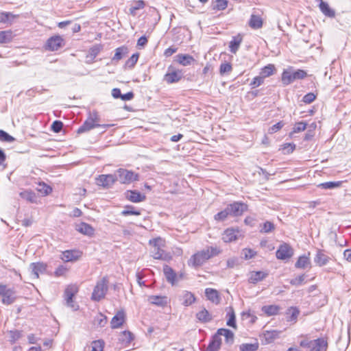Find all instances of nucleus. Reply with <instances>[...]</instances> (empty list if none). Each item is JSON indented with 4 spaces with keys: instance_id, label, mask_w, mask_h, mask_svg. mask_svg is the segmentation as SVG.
Returning a JSON list of instances; mask_svg holds the SVG:
<instances>
[{
    "instance_id": "7",
    "label": "nucleus",
    "mask_w": 351,
    "mask_h": 351,
    "mask_svg": "<svg viewBox=\"0 0 351 351\" xmlns=\"http://www.w3.org/2000/svg\"><path fill=\"white\" fill-rule=\"evenodd\" d=\"M293 255V248L287 243L281 244L276 252V258L279 260H288Z\"/></svg>"
},
{
    "instance_id": "53",
    "label": "nucleus",
    "mask_w": 351,
    "mask_h": 351,
    "mask_svg": "<svg viewBox=\"0 0 351 351\" xmlns=\"http://www.w3.org/2000/svg\"><path fill=\"white\" fill-rule=\"evenodd\" d=\"M104 342L102 340L94 341L91 343V351H103Z\"/></svg>"
},
{
    "instance_id": "44",
    "label": "nucleus",
    "mask_w": 351,
    "mask_h": 351,
    "mask_svg": "<svg viewBox=\"0 0 351 351\" xmlns=\"http://www.w3.org/2000/svg\"><path fill=\"white\" fill-rule=\"evenodd\" d=\"M12 39V33L11 31L0 32V44L8 43Z\"/></svg>"
},
{
    "instance_id": "56",
    "label": "nucleus",
    "mask_w": 351,
    "mask_h": 351,
    "mask_svg": "<svg viewBox=\"0 0 351 351\" xmlns=\"http://www.w3.org/2000/svg\"><path fill=\"white\" fill-rule=\"evenodd\" d=\"M95 322H97L99 326L104 327L107 323V317L103 315L102 313H99L95 317Z\"/></svg>"
},
{
    "instance_id": "3",
    "label": "nucleus",
    "mask_w": 351,
    "mask_h": 351,
    "mask_svg": "<svg viewBox=\"0 0 351 351\" xmlns=\"http://www.w3.org/2000/svg\"><path fill=\"white\" fill-rule=\"evenodd\" d=\"M108 291V279L106 276L98 280L94 287L91 300L94 302H99L104 299Z\"/></svg>"
},
{
    "instance_id": "64",
    "label": "nucleus",
    "mask_w": 351,
    "mask_h": 351,
    "mask_svg": "<svg viewBox=\"0 0 351 351\" xmlns=\"http://www.w3.org/2000/svg\"><path fill=\"white\" fill-rule=\"evenodd\" d=\"M316 99V96L313 93H308L306 94L303 98L302 101H304L305 104H311L312 103L315 99Z\"/></svg>"
},
{
    "instance_id": "61",
    "label": "nucleus",
    "mask_w": 351,
    "mask_h": 351,
    "mask_svg": "<svg viewBox=\"0 0 351 351\" xmlns=\"http://www.w3.org/2000/svg\"><path fill=\"white\" fill-rule=\"evenodd\" d=\"M306 128V123H304V122H298L297 123H295V125H294L293 128V132L294 133H297V132H300L302 131H304Z\"/></svg>"
},
{
    "instance_id": "5",
    "label": "nucleus",
    "mask_w": 351,
    "mask_h": 351,
    "mask_svg": "<svg viewBox=\"0 0 351 351\" xmlns=\"http://www.w3.org/2000/svg\"><path fill=\"white\" fill-rule=\"evenodd\" d=\"M114 174L117 177V181H119L121 184H127L138 180L139 177L138 173H135L132 171H129L122 168L117 170Z\"/></svg>"
},
{
    "instance_id": "31",
    "label": "nucleus",
    "mask_w": 351,
    "mask_h": 351,
    "mask_svg": "<svg viewBox=\"0 0 351 351\" xmlns=\"http://www.w3.org/2000/svg\"><path fill=\"white\" fill-rule=\"evenodd\" d=\"M278 305H266L262 307V311L268 316L276 315L280 311Z\"/></svg>"
},
{
    "instance_id": "45",
    "label": "nucleus",
    "mask_w": 351,
    "mask_h": 351,
    "mask_svg": "<svg viewBox=\"0 0 351 351\" xmlns=\"http://www.w3.org/2000/svg\"><path fill=\"white\" fill-rule=\"evenodd\" d=\"M279 332L277 330L265 331L264 337L267 343H271L274 339L278 337Z\"/></svg>"
},
{
    "instance_id": "40",
    "label": "nucleus",
    "mask_w": 351,
    "mask_h": 351,
    "mask_svg": "<svg viewBox=\"0 0 351 351\" xmlns=\"http://www.w3.org/2000/svg\"><path fill=\"white\" fill-rule=\"evenodd\" d=\"M227 316L228 317V319L227 320L226 324L228 326L236 328V316L234 311L232 307L230 308V311L227 313Z\"/></svg>"
},
{
    "instance_id": "28",
    "label": "nucleus",
    "mask_w": 351,
    "mask_h": 351,
    "mask_svg": "<svg viewBox=\"0 0 351 351\" xmlns=\"http://www.w3.org/2000/svg\"><path fill=\"white\" fill-rule=\"evenodd\" d=\"M319 9L326 16L333 18L335 16V10L331 9L328 3L324 1L319 2Z\"/></svg>"
},
{
    "instance_id": "10",
    "label": "nucleus",
    "mask_w": 351,
    "mask_h": 351,
    "mask_svg": "<svg viewBox=\"0 0 351 351\" xmlns=\"http://www.w3.org/2000/svg\"><path fill=\"white\" fill-rule=\"evenodd\" d=\"M117 182L115 174L100 175L97 178V184L105 188H108Z\"/></svg>"
},
{
    "instance_id": "11",
    "label": "nucleus",
    "mask_w": 351,
    "mask_h": 351,
    "mask_svg": "<svg viewBox=\"0 0 351 351\" xmlns=\"http://www.w3.org/2000/svg\"><path fill=\"white\" fill-rule=\"evenodd\" d=\"M327 348V341L324 338H317L311 341L309 351H326Z\"/></svg>"
},
{
    "instance_id": "25",
    "label": "nucleus",
    "mask_w": 351,
    "mask_h": 351,
    "mask_svg": "<svg viewBox=\"0 0 351 351\" xmlns=\"http://www.w3.org/2000/svg\"><path fill=\"white\" fill-rule=\"evenodd\" d=\"M176 60L183 66H189L195 61V59L191 55L180 53L176 56Z\"/></svg>"
},
{
    "instance_id": "6",
    "label": "nucleus",
    "mask_w": 351,
    "mask_h": 351,
    "mask_svg": "<svg viewBox=\"0 0 351 351\" xmlns=\"http://www.w3.org/2000/svg\"><path fill=\"white\" fill-rule=\"evenodd\" d=\"M230 215L233 217L241 216L244 212L247 211L248 206L246 204L241 202H234L227 206Z\"/></svg>"
},
{
    "instance_id": "18",
    "label": "nucleus",
    "mask_w": 351,
    "mask_h": 351,
    "mask_svg": "<svg viewBox=\"0 0 351 351\" xmlns=\"http://www.w3.org/2000/svg\"><path fill=\"white\" fill-rule=\"evenodd\" d=\"M163 273L167 279V281L174 285L177 281V274L174 270L167 265L163 267Z\"/></svg>"
},
{
    "instance_id": "48",
    "label": "nucleus",
    "mask_w": 351,
    "mask_h": 351,
    "mask_svg": "<svg viewBox=\"0 0 351 351\" xmlns=\"http://www.w3.org/2000/svg\"><path fill=\"white\" fill-rule=\"evenodd\" d=\"M274 229H275L274 224L271 221H267L261 226L260 232L261 233H269V232H272Z\"/></svg>"
},
{
    "instance_id": "22",
    "label": "nucleus",
    "mask_w": 351,
    "mask_h": 351,
    "mask_svg": "<svg viewBox=\"0 0 351 351\" xmlns=\"http://www.w3.org/2000/svg\"><path fill=\"white\" fill-rule=\"evenodd\" d=\"M221 345V338L219 337L215 333L212 337L208 345L206 351H218Z\"/></svg>"
},
{
    "instance_id": "21",
    "label": "nucleus",
    "mask_w": 351,
    "mask_h": 351,
    "mask_svg": "<svg viewBox=\"0 0 351 351\" xmlns=\"http://www.w3.org/2000/svg\"><path fill=\"white\" fill-rule=\"evenodd\" d=\"M309 256L310 252H308V255H302L299 256L298 261L295 263V267L298 269H305L306 267H311V263Z\"/></svg>"
},
{
    "instance_id": "63",
    "label": "nucleus",
    "mask_w": 351,
    "mask_h": 351,
    "mask_svg": "<svg viewBox=\"0 0 351 351\" xmlns=\"http://www.w3.org/2000/svg\"><path fill=\"white\" fill-rule=\"evenodd\" d=\"M284 123L282 121H279L277 123L273 125L269 129V134H274L277 132L278 130H280L283 126Z\"/></svg>"
},
{
    "instance_id": "38",
    "label": "nucleus",
    "mask_w": 351,
    "mask_h": 351,
    "mask_svg": "<svg viewBox=\"0 0 351 351\" xmlns=\"http://www.w3.org/2000/svg\"><path fill=\"white\" fill-rule=\"evenodd\" d=\"M242 39L239 37H234L233 39L229 43L230 51L232 53H236L238 51Z\"/></svg>"
},
{
    "instance_id": "23",
    "label": "nucleus",
    "mask_w": 351,
    "mask_h": 351,
    "mask_svg": "<svg viewBox=\"0 0 351 351\" xmlns=\"http://www.w3.org/2000/svg\"><path fill=\"white\" fill-rule=\"evenodd\" d=\"M80 253L75 250H66L62 252V260L65 262L74 261L78 259Z\"/></svg>"
},
{
    "instance_id": "2",
    "label": "nucleus",
    "mask_w": 351,
    "mask_h": 351,
    "mask_svg": "<svg viewBox=\"0 0 351 351\" xmlns=\"http://www.w3.org/2000/svg\"><path fill=\"white\" fill-rule=\"evenodd\" d=\"M99 120L100 119L97 112L93 111V112H89L88 117L84 121L83 124L77 129V133L80 134L88 132L95 128H102L106 129L109 127V125L99 124Z\"/></svg>"
},
{
    "instance_id": "41",
    "label": "nucleus",
    "mask_w": 351,
    "mask_h": 351,
    "mask_svg": "<svg viewBox=\"0 0 351 351\" xmlns=\"http://www.w3.org/2000/svg\"><path fill=\"white\" fill-rule=\"evenodd\" d=\"M259 348V343L255 342L254 343H242L239 346L240 351H257Z\"/></svg>"
},
{
    "instance_id": "9",
    "label": "nucleus",
    "mask_w": 351,
    "mask_h": 351,
    "mask_svg": "<svg viewBox=\"0 0 351 351\" xmlns=\"http://www.w3.org/2000/svg\"><path fill=\"white\" fill-rule=\"evenodd\" d=\"M64 39L59 35L50 37L46 43L45 49L49 51H57L64 45Z\"/></svg>"
},
{
    "instance_id": "37",
    "label": "nucleus",
    "mask_w": 351,
    "mask_h": 351,
    "mask_svg": "<svg viewBox=\"0 0 351 351\" xmlns=\"http://www.w3.org/2000/svg\"><path fill=\"white\" fill-rule=\"evenodd\" d=\"M275 70V66L274 64H269L261 69L260 75L265 79L272 75Z\"/></svg>"
},
{
    "instance_id": "24",
    "label": "nucleus",
    "mask_w": 351,
    "mask_h": 351,
    "mask_svg": "<svg viewBox=\"0 0 351 351\" xmlns=\"http://www.w3.org/2000/svg\"><path fill=\"white\" fill-rule=\"evenodd\" d=\"M2 297V302L4 304H11L14 303L16 300L15 291L13 289H7Z\"/></svg>"
},
{
    "instance_id": "12",
    "label": "nucleus",
    "mask_w": 351,
    "mask_h": 351,
    "mask_svg": "<svg viewBox=\"0 0 351 351\" xmlns=\"http://www.w3.org/2000/svg\"><path fill=\"white\" fill-rule=\"evenodd\" d=\"M240 235L239 229L228 228L224 231L222 239L224 242L229 243L237 240Z\"/></svg>"
},
{
    "instance_id": "17",
    "label": "nucleus",
    "mask_w": 351,
    "mask_h": 351,
    "mask_svg": "<svg viewBox=\"0 0 351 351\" xmlns=\"http://www.w3.org/2000/svg\"><path fill=\"white\" fill-rule=\"evenodd\" d=\"M126 197L128 200L134 203L143 202L146 199V196L144 194H142L136 190L128 191L126 192Z\"/></svg>"
},
{
    "instance_id": "30",
    "label": "nucleus",
    "mask_w": 351,
    "mask_h": 351,
    "mask_svg": "<svg viewBox=\"0 0 351 351\" xmlns=\"http://www.w3.org/2000/svg\"><path fill=\"white\" fill-rule=\"evenodd\" d=\"M20 196L29 203H36L38 197L36 194L29 190H25L20 193Z\"/></svg>"
},
{
    "instance_id": "14",
    "label": "nucleus",
    "mask_w": 351,
    "mask_h": 351,
    "mask_svg": "<svg viewBox=\"0 0 351 351\" xmlns=\"http://www.w3.org/2000/svg\"><path fill=\"white\" fill-rule=\"evenodd\" d=\"M129 53V49L127 46L123 45L115 49V53L112 58V64H117L119 60L125 58Z\"/></svg>"
},
{
    "instance_id": "33",
    "label": "nucleus",
    "mask_w": 351,
    "mask_h": 351,
    "mask_svg": "<svg viewBox=\"0 0 351 351\" xmlns=\"http://www.w3.org/2000/svg\"><path fill=\"white\" fill-rule=\"evenodd\" d=\"M300 314V311L297 307H290L287 311V319L288 322H294L297 321L298 317Z\"/></svg>"
},
{
    "instance_id": "51",
    "label": "nucleus",
    "mask_w": 351,
    "mask_h": 351,
    "mask_svg": "<svg viewBox=\"0 0 351 351\" xmlns=\"http://www.w3.org/2000/svg\"><path fill=\"white\" fill-rule=\"evenodd\" d=\"M232 70V65L230 63L228 62L221 63L219 67V73L221 75L230 73Z\"/></svg>"
},
{
    "instance_id": "26",
    "label": "nucleus",
    "mask_w": 351,
    "mask_h": 351,
    "mask_svg": "<svg viewBox=\"0 0 351 351\" xmlns=\"http://www.w3.org/2000/svg\"><path fill=\"white\" fill-rule=\"evenodd\" d=\"M205 294L208 300H210L213 303H219L220 298L219 295V293L217 290L211 288H207L205 290Z\"/></svg>"
},
{
    "instance_id": "62",
    "label": "nucleus",
    "mask_w": 351,
    "mask_h": 351,
    "mask_svg": "<svg viewBox=\"0 0 351 351\" xmlns=\"http://www.w3.org/2000/svg\"><path fill=\"white\" fill-rule=\"evenodd\" d=\"M38 191L45 195H48L52 191V189L44 182L39 184Z\"/></svg>"
},
{
    "instance_id": "8",
    "label": "nucleus",
    "mask_w": 351,
    "mask_h": 351,
    "mask_svg": "<svg viewBox=\"0 0 351 351\" xmlns=\"http://www.w3.org/2000/svg\"><path fill=\"white\" fill-rule=\"evenodd\" d=\"M183 77V73L181 70L174 69L169 66L168 71L164 77V80L168 84H173L179 82Z\"/></svg>"
},
{
    "instance_id": "55",
    "label": "nucleus",
    "mask_w": 351,
    "mask_h": 351,
    "mask_svg": "<svg viewBox=\"0 0 351 351\" xmlns=\"http://www.w3.org/2000/svg\"><path fill=\"white\" fill-rule=\"evenodd\" d=\"M63 123L61 121H54L51 126V130L56 133L60 132L63 128Z\"/></svg>"
},
{
    "instance_id": "1",
    "label": "nucleus",
    "mask_w": 351,
    "mask_h": 351,
    "mask_svg": "<svg viewBox=\"0 0 351 351\" xmlns=\"http://www.w3.org/2000/svg\"><path fill=\"white\" fill-rule=\"evenodd\" d=\"M220 253V250L217 247H208L201 251L194 254L189 260L188 264L193 267H199L202 266L210 258L217 256Z\"/></svg>"
},
{
    "instance_id": "49",
    "label": "nucleus",
    "mask_w": 351,
    "mask_h": 351,
    "mask_svg": "<svg viewBox=\"0 0 351 351\" xmlns=\"http://www.w3.org/2000/svg\"><path fill=\"white\" fill-rule=\"evenodd\" d=\"M228 6V0H216L213 10H224Z\"/></svg>"
},
{
    "instance_id": "15",
    "label": "nucleus",
    "mask_w": 351,
    "mask_h": 351,
    "mask_svg": "<svg viewBox=\"0 0 351 351\" xmlns=\"http://www.w3.org/2000/svg\"><path fill=\"white\" fill-rule=\"evenodd\" d=\"M125 319V315L123 310L119 311L112 318L110 325L112 328H118L121 327Z\"/></svg>"
},
{
    "instance_id": "16",
    "label": "nucleus",
    "mask_w": 351,
    "mask_h": 351,
    "mask_svg": "<svg viewBox=\"0 0 351 351\" xmlns=\"http://www.w3.org/2000/svg\"><path fill=\"white\" fill-rule=\"evenodd\" d=\"M47 269L46 264L43 263H32L29 265V269L35 278H38L40 274H43Z\"/></svg>"
},
{
    "instance_id": "47",
    "label": "nucleus",
    "mask_w": 351,
    "mask_h": 351,
    "mask_svg": "<svg viewBox=\"0 0 351 351\" xmlns=\"http://www.w3.org/2000/svg\"><path fill=\"white\" fill-rule=\"evenodd\" d=\"M229 215H230L229 210L226 206L224 210H223L219 212L218 213H217L216 215H215L214 219H215V220L218 221H223L227 219V217Z\"/></svg>"
},
{
    "instance_id": "29",
    "label": "nucleus",
    "mask_w": 351,
    "mask_h": 351,
    "mask_svg": "<svg viewBox=\"0 0 351 351\" xmlns=\"http://www.w3.org/2000/svg\"><path fill=\"white\" fill-rule=\"evenodd\" d=\"M167 297L161 295H151L148 298V301L153 304L158 306H164L167 303Z\"/></svg>"
},
{
    "instance_id": "4",
    "label": "nucleus",
    "mask_w": 351,
    "mask_h": 351,
    "mask_svg": "<svg viewBox=\"0 0 351 351\" xmlns=\"http://www.w3.org/2000/svg\"><path fill=\"white\" fill-rule=\"evenodd\" d=\"M164 241L161 238H156L149 241V244L152 245V254L155 259L169 260L171 256L161 248Z\"/></svg>"
},
{
    "instance_id": "42",
    "label": "nucleus",
    "mask_w": 351,
    "mask_h": 351,
    "mask_svg": "<svg viewBox=\"0 0 351 351\" xmlns=\"http://www.w3.org/2000/svg\"><path fill=\"white\" fill-rule=\"evenodd\" d=\"M195 300L194 295L189 292V291H185L183 294V302L182 304L188 306L191 304H192Z\"/></svg>"
},
{
    "instance_id": "52",
    "label": "nucleus",
    "mask_w": 351,
    "mask_h": 351,
    "mask_svg": "<svg viewBox=\"0 0 351 351\" xmlns=\"http://www.w3.org/2000/svg\"><path fill=\"white\" fill-rule=\"evenodd\" d=\"M264 80L265 79L260 75L258 76L255 77L252 80V81L250 84V86L252 89L255 88L262 85L264 82Z\"/></svg>"
},
{
    "instance_id": "50",
    "label": "nucleus",
    "mask_w": 351,
    "mask_h": 351,
    "mask_svg": "<svg viewBox=\"0 0 351 351\" xmlns=\"http://www.w3.org/2000/svg\"><path fill=\"white\" fill-rule=\"evenodd\" d=\"M0 141L3 142L12 143L15 138L3 130H0Z\"/></svg>"
},
{
    "instance_id": "27",
    "label": "nucleus",
    "mask_w": 351,
    "mask_h": 351,
    "mask_svg": "<svg viewBox=\"0 0 351 351\" xmlns=\"http://www.w3.org/2000/svg\"><path fill=\"white\" fill-rule=\"evenodd\" d=\"M268 274L262 271H253L251 273L249 282L252 284H256L258 282L263 280L267 276Z\"/></svg>"
},
{
    "instance_id": "46",
    "label": "nucleus",
    "mask_w": 351,
    "mask_h": 351,
    "mask_svg": "<svg viewBox=\"0 0 351 351\" xmlns=\"http://www.w3.org/2000/svg\"><path fill=\"white\" fill-rule=\"evenodd\" d=\"M139 58L138 53L132 54V56L125 62L124 67L125 69H132L136 64Z\"/></svg>"
},
{
    "instance_id": "54",
    "label": "nucleus",
    "mask_w": 351,
    "mask_h": 351,
    "mask_svg": "<svg viewBox=\"0 0 351 351\" xmlns=\"http://www.w3.org/2000/svg\"><path fill=\"white\" fill-rule=\"evenodd\" d=\"M22 336L21 331L19 330H10V341L13 343H15Z\"/></svg>"
},
{
    "instance_id": "39",
    "label": "nucleus",
    "mask_w": 351,
    "mask_h": 351,
    "mask_svg": "<svg viewBox=\"0 0 351 351\" xmlns=\"http://www.w3.org/2000/svg\"><path fill=\"white\" fill-rule=\"evenodd\" d=\"M342 182H326L318 184V187L322 189H332L335 188L340 187L341 186Z\"/></svg>"
},
{
    "instance_id": "35",
    "label": "nucleus",
    "mask_w": 351,
    "mask_h": 351,
    "mask_svg": "<svg viewBox=\"0 0 351 351\" xmlns=\"http://www.w3.org/2000/svg\"><path fill=\"white\" fill-rule=\"evenodd\" d=\"M121 214L123 216L140 215L141 213L140 210L136 209L134 206L127 205L124 207V209L121 211Z\"/></svg>"
},
{
    "instance_id": "13",
    "label": "nucleus",
    "mask_w": 351,
    "mask_h": 351,
    "mask_svg": "<svg viewBox=\"0 0 351 351\" xmlns=\"http://www.w3.org/2000/svg\"><path fill=\"white\" fill-rule=\"evenodd\" d=\"M330 261V258L324 253V250L319 249L317 250L314 258V262L319 267L324 266L327 265Z\"/></svg>"
},
{
    "instance_id": "60",
    "label": "nucleus",
    "mask_w": 351,
    "mask_h": 351,
    "mask_svg": "<svg viewBox=\"0 0 351 351\" xmlns=\"http://www.w3.org/2000/svg\"><path fill=\"white\" fill-rule=\"evenodd\" d=\"M243 254L244 255L245 259L247 260L254 258L256 256V252L252 249L245 248L243 250Z\"/></svg>"
},
{
    "instance_id": "20",
    "label": "nucleus",
    "mask_w": 351,
    "mask_h": 351,
    "mask_svg": "<svg viewBox=\"0 0 351 351\" xmlns=\"http://www.w3.org/2000/svg\"><path fill=\"white\" fill-rule=\"evenodd\" d=\"M217 335L219 337L223 336L225 337L226 343L232 345L234 342V333L229 329L219 328L217 331Z\"/></svg>"
},
{
    "instance_id": "43",
    "label": "nucleus",
    "mask_w": 351,
    "mask_h": 351,
    "mask_svg": "<svg viewBox=\"0 0 351 351\" xmlns=\"http://www.w3.org/2000/svg\"><path fill=\"white\" fill-rule=\"evenodd\" d=\"M294 81L291 72L285 70L282 74V82L284 85H289Z\"/></svg>"
},
{
    "instance_id": "57",
    "label": "nucleus",
    "mask_w": 351,
    "mask_h": 351,
    "mask_svg": "<svg viewBox=\"0 0 351 351\" xmlns=\"http://www.w3.org/2000/svg\"><path fill=\"white\" fill-rule=\"evenodd\" d=\"M292 74L294 80L304 79L307 75L306 72L302 69H298L297 71L293 72Z\"/></svg>"
},
{
    "instance_id": "58",
    "label": "nucleus",
    "mask_w": 351,
    "mask_h": 351,
    "mask_svg": "<svg viewBox=\"0 0 351 351\" xmlns=\"http://www.w3.org/2000/svg\"><path fill=\"white\" fill-rule=\"evenodd\" d=\"M305 280V275L302 274L295 278L290 280V284L294 286H300L303 284Z\"/></svg>"
},
{
    "instance_id": "59",
    "label": "nucleus",
    "mask_w": 351,
    "mask_h": 351,
    "mask_svg": "<svg viewBox=\"0 0 351 351\" xmlns=\"http://www.w3.org/2000/svg\"><path fill=\"white\" fill-rule=\"evenodd\" d=\"M133 339V335L132 332L128 330H125L122 332L121 340L126 343H130Z\"/></svg>"
},
{
    "instance_id": "34",
    "label": "nucleus",
    "mask_w": 351,
    "mask_h": 351,
    "mask_svg": "<svg viewBox=\"0 0 351 351\" xmlns=\"http://www.w3.org/2000/svg\"><path fill=\"white\" fill-rule=\"evenodd\" d=\"M249 25L253 29H259L263 26L262 19L258 15L252 14Z\"/></svg>"
},
{
    "instance_id": "32",
    "label": "nucleus",
    "mask_w": 351,
    "mask_h": 351,
    "mask_svg": "<svg viewBox=\"0 0 351 351\" xmlns=\"http://www.w3.org/2000/svg\"><path fill=\"white\" fill-rule=\"evenodd\" d=\"M196 317L199 321L204 323L209 322L213 319L211 315L206 308H204L201 311L198 312L196 314Z\"/></svg>"
},
{
    "instance_id": "19",
    "label": "nucleus",
    "mask_w": 351,
    "mask_h": 351,
    "mask_svg": "<svg viewBox=\"0 0 351 351\" xmlns=\"http://www.w3.org/2000/svg\"><path fill=\"white\" fill-rule=\"evenodd\" d=\"M75 230L82 234L86 236H91L94 234V228L88 223L82 222L80 224L75 226Z\"/></svg>"
},
{
    "instance_id": "36",
    "label": "nucleus",
    "mask_w": 351,
    "mask_h": 351,
    "mask_svg": "<svg viewBox=\"0 0 351 351\" xmlns=\"http://www.w3.org/2000/svg\"><path fill=\"white\" fill-rule=\"evenodd\" d=\"M145 5V3L143 0H138L134 1L131 7L130 8V14L132 16H135L136 14V11L144 8Z\"/></svg>"
}]
</instances>
